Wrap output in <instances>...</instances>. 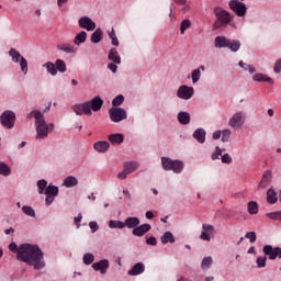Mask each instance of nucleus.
<instances>
[{
	"instance_id": "nucleus-33",
	"label": "nucleus",
	"mask_w": 281,
	"mask_h": 281,
	"mask_svg": "<svg viewBox=\"0 0 281 281\" xmlns=\"http://www.w3.org/2000/svg\"><path fill=\"white\" fill-rule=\"evenodd\" d=\"M160 243L162 245H168L170 243L171 245L176 243L175 235L170 233L169 231L166 232L161 237H160Z\"/></svg>"
},
{
	"instance_id": "nucleus-51",
	"label": "nucleus",
	"mask_w": 281,
	"mask_h": 281,
	"mask_svg": "<svg viewBox=\"0 0 281 281\" xmlns=\"http://www.w3.org/2000/svg\"><path fill=\"white\" fill-rule=\"evenodd\" d=\"M221 155H223V149L216 146L215 151L211 155V159H213V161H216V159H221Z\"/></svg>"
},
{
	"instance_id": "nucleus-16",
	"label": "nucleus",
	"mask_w": 281,
	"mask_h": 281,
	"mask_svg": "<svg viewBox=\"0 0 281 281\" xmlns=\"http://www.w3.org/2000/svg\"><path fill=\"white\" fill-rule=\"evenodd\" d=\"M150 229H151L150 224H142V225L138 224V226H136L132 231V234L133 236H137L138 238H142V236H146V234H148Z\"/></svg>"
},
{
	"instance_id": "nucleus-8",
	"label": "nucleus",
	"mask_w": 281,
	"mask_h": 281,
	"mask_svg": "<svg viewBox=\"0 0 281 281\" xmlns=\"http://www.w3.org/2000/svg\"><path fill=\"white\" fill-rule=\"evenodd\" d=\"M109 116L112 122L119 123L123 122V120H126L128 114L123 108H111L109 110Z\"/></svg>"
},
{
	"instance_id": "nucleus-12",
	"label": "nucleus",
	"mask_w": 281,
	"mask_h": 281,
	"mask_svg": "<svg viewBox=\"0 0 281 281\" xmlns=\"http://www.w3.org/2000/svg\"><path fill=\"white\" fill-rule=\"evenodd\" d=\"M216 234V228L212 224H202V232L200 234V239L210 243L212 236Z\"/></svg>"
},
{
	"instance_id": "nucleus-17",
	"label": "nucleus",
	"mask_w": 281,
	"mask_h": 281,
	"mask_svg": "<svg viewBox=\"0 0 281 281\" xmlns=\"http://www.w3.org/2000/svg\"><path fill=\"white\" fill-rule=\"evenodd\" d=\"M58 52H63L64 54H77L78 47L68 43H60L57 46Z\"/></svg>"
},
{
	"instance_id": "nucleus-43",
	"label": "nucleus",
	"mask_w": 281,
	"mask_h": 281,
	"mask_svg": "<svg viewBox=\"0 0 281 281\" xmlns=\"http://www.w3.org/2000/svg\"><path fill=\"white\" fill-rule=\"evenodd\" d=\"M222 142L224 144L232 142V130L229 128L222 130Z\"/></svg>"
},
{
	"instance_id": "nucleus-11",
	"label": "nucleus",
	"mask_w": 281,
	"mask_h": 281,
	"mask_svg": "<svg viewBox=\"0 0 281 281\" xmlns=\"http://www.w3.org/2000/svg\"><path fill=\"white\" fill-rule=\"evenodd\" d=\"M71 109L76 115H87L88 117L93 115V112L89 108L88 101L83 103H76Z\"/></svg>"
},
{
	"instance_id": "nucleus-25",
	"label": "nucleus",
	"mask_w": 281,
	"mask_h": 281,
	"mask_svg": "<svg viewBox=\"0 0 281 281\" xmlns=\"http://www.w3.org/2000/svg\"><path fill=\"white\" fill-rule=\"evenodd\" d=\"M109 60L114 63V65H122V57H120V53H117L116 48H111L108 55Z\"/></svg>"
},
{
	"instance_id": "nucleus-52",
	"label": "nucleus",
	"mask_w": 281,
	"mask_h": 281,
	"mask_svg": "<svg viewBox=\"0 0 281 281\" xmlns=\"http://www.w3.org/2000/svg\"><path fill=\"white\" fill-rule=\"evenodd\" d=\"M182 8L180 9L181 14H188V12H190L191 7L190 3H188V0L183 3L180 4Z\"/></svg>"
},
{
	"instance_id": "nucleus-36",
	"label": "nucleus",
	"mask_w": 281,
	"mask_h": 281,
	"mask_svg": "<svg viewBox=\"0 0 281 281\" xmlns=\"http://www.w3.org/2000/svg\"><path fill=\"white\" fill-rule=\"evenodd\" d=\"M240 41L238 40H228L227 48L231 49V52H238L240 49Z\"/></svg>"
},
{
	"instance_id": "nucleus-56",
	"label": "nucleus",
	"mask_w": 281,
	"mask_h": 281,
	"mask_svg": "<svg viewBox=\"0 0 281 281\" xmlns=\"http://www.w3.org/2000/svg\"><path fill=\"white\" fill-rule=\"evenodd\" d=\"M245 238H248L250 240V243H255L256 241V232L246 233Z\"/></svg>"
},
{
	"instance_id": "nucleus-63",
	"label": "nucleus",
	"mask_w": 281,
	"mask_h": 281,
	"mask_svg": "<svg viewBox=\"0 0 281 281\" xmlns=\"http://www.w3.org/2000/svg\"><path fill=\"white\" fill-rule=\"evenodd\" d=\"M221 137L223 138V131L218 130L213 133V139H221Z\"/></svg>"
},
{
	"instance_id": "nucleus-7",
	"label": "nucleus",
	"mask_w": 281,
	"mask_h": 281,
	"mask_svg": "<svg viewBox=\"0 0 281 281\" xmlns=\"http://www.w3.org/2000/svg\"><path fill=\"white\" fill-rule=\"evenodd\" d=\"M0 122L4 128H14V122H16V114L12 110H5L0 116Z\"/></svg>"
},
{
	"instance_id": "nucleus-21",
	"label": "nucleus",
	"mask_w": 281,
	"mask_h": 281,
	"mask_svg": "<svg viewBox=\"0 0 281 281\" xmlns=\"http://www.w3.org/2000/svg\"><path fill=\"white\" fill-rule=\"evenodd\" d=\"M201 71H205V67L203 65L191 71V80L193 85H196V82L201 80ZM188 78H190V76H188Z\"/></svg>"
},
{
	"instance_id": "nucleus-55",
	"label": "nucleus",
	"mask_w": 281,
	"mask_h": 281,
	"mask_svg": "<svg viewBox=\"0 0 281 281\" xmlns=\"http://www.w3.org/2000/svg\"><path fill=\"white\" fill-rule=\"evenodd\" d=\"M128 175L130 173L126 171V169L123 168V170L117 173V179H121V181H124V179H126L128 177Z\"/></svg>"
},
{
	"instance_id": "nucleus-20",
	"label": "nucleus",
	"mask_w": 281,
	"mask_h": 281,
	"mask_svg": "<svg viewBox=\"0 0 281 281\" xmlns=\"http://www.w3.org/2000/svg\"><path fill=\"white\" fill-rule=\"evenodd\" d=\"M93 148L97 153H106L111 148V144L106 140H98L93 144Z\"/></svg>"
},
{
	"instance_id": "nucleus-5",
	"label": "nucleus",
	"mask_w": 281,
	"mask_h": 281,
	"mask_svg": "<svg viewBox=\"0 0 281 281\" xmlns=\"http://www.w3.org/2000/svg\"><path fill=\"white\" fill-rule=\"evenodd\" d=\"M245 122H247V112L243 110L237 111L229 117L228 126L233 131H240L245 126Z\"/></svg>"
},
{
	"instance_id": "nucleus-50",
	"label": "nucleus",
	"mask_w": 281,
	"mask_h": 281,
	"mask_svg": "<svg viewBox=\"0 0 281 281\" xmlns=\"http://www.w3.org/2000/svg\"><path fill=\"white\" fill-rule=\"evenodd\" d=\"M93 260H95V256H93V254L88 252L83 255V265H92Z\"/></svg>"
},
{
	"instance_id": "nucleus-27",
	"label": "nucleus",
	"mask_w": 281,
	"mask_h": 281,
	"mask_svg": "<svg viewBox=\"0 0 281 281\" xmlns=\"http://www.w3.org/2000/svg\"><path fill=\"white\" fill-rule=\"evenodd\" d=\"M42 67L46 69L49 76H58V69L56 68V64H54L53 61H46L45 64H43Z\"/></svg>"
},
{
	"instance_id": "nucleus-62",
	"label": "nucleus",
	"mask_w": 281,
	"mask_h": 281,
	"mask_svg": "<svg viewBox=\"0 0 281 281\" xmlns=\"http://www.w3.org/2000/svg\"><path fill=\"white\" fill-rule=\"evenodd\" d=\"M123 194L127 199V201H133V194H131V191H128V189H123Z\"/></svg>"
},
{
	"instance_id": "nucleus-15",
	"label": "nucleus",
	"mask_w": 281,
	"mask_h": 281,
	"mask_svg": "<svg viewBox=\"0 0 281 281\" xmlns=\"http://www.w3.org/2000/svg\"><path fill=\"white\" fill-rule=\"evenodd\" d=\"M88 103L90 111L92 113H98V111H100V109H102V106L104 105V100H102L100 95H97L92 98L90 101H88Z\"/></svg>"
},
{
	"instance_id": "nucleus-59",
	"label": "nucleus",
	"mask_w": 281,
	"mask_h": 281,
	"mask_svg": "<svg viewBox=\"0 0 281 281\" xmlns=\"http://www.w3.org/2000/svg\"><path fill=\"white\" fill-rule=\"evenodd\" d=\"M82 221V213H79L76 217H75V224L77 229H80V222Z\"/></svg>"
},
{
	"instance_id": "nucleus-19",
	"label": "nucleus",
	"mask_w": 281,
	"mask_h": 281,
	"mask_svg": "<svg viewBox=\"0 0 281 281\" xmlns=\"http://www.w3.org/2000/svg\"><path fill=\"white\" fill-rule=\"evenodd\" d=\"M146 271V266L143 262L135 263L131 270L127 271L130 276H142Z\"/></svg>"
},
{
	"instance_id": "nucleus-61",
	"label": "nucleus",
	"mask_w": 281,
	"mask_h": 281,
	"mask_svg": "<svg viewBox=\"0 0 281 281\" xmlns=\"http://www.w3.org/2000/svg\"><path fill=\"white\" fill-rule=\"evenodd\" d=\"M55 199H56V196H54V195H46L45 205H47V206L52 205V203H54Z\"/></svg>"
},
{
	"instance_id": "nucleus-37",
	"label": "nucleus",
	"mask_w": 281,
	"mask_h": 281,
	"mask_svg": "<svg viewBox=\"0 0 281 281\" xmlns=\"http://www.w3.org/2000/svg\"><path fill=\"white\" fill-rule=\"evenodd\" d=\"M0 175L2 177H10V175H12V169L10 166L3 161H0Z\"/></svg>"
},
{
	"instance_id": "nucleus-6",
	"label": "nucleus",
	"mask_w": 281,
	"mask_h": 281,
	"mask_svg": "<svg viewBox=\"0 0 281 281\" xmlns=\"http://www.w3.org/2000/svg\"><path fill=\"white\" fill-rule=\"evenodd\" d=\"M9 56L12 63H15V64L20 63V69L22 74H24V76H27V71H29L27 59H25V57H23L21 53L16 50V48H10Z\"/></svg>"
},
{
	"instance_id": "nucleus-48",
	"label": "nucleus",
	"mask_w": 281,
	"mask_h": 281,
	"mask_svg": "<svg viewBox=\"0 0 281 281\" xmlns=\"http://www.w3.org/2000/svg\"><path fill=\"white\" fill-rule=\"evenodd\" d=\"M256 263L258 269H265L267 267V256L257 257Z\"/></svg>"
},
{
	"instance_id": "nucleus-39",
	"label": "nucleus",
	"mask_w": 281,
	"mask_h": 281,
	"mask_svg": "<svg viewBox=\"0 0 281 281\" xmlns=\"http://www.w3.org/2000/svg\"><path fill=\"white\" fill-rule=\"evenodd\" d=\"M91 43H94V45H98L100 41H102V29H97L90 38Z\"/></svg>"
},
{
	"instance_id": "nucleus-13",
	"label": "nucleus",
	"mask_w": 281,
	"mask_h": 281,
	"mask_svg": "<svg viewBox=\"0 0 281 281\" xmlns=\"http://www.w3.org/2000/svg\"><path fill=\"white\" fill-rule=\"evenodd\" d=\"M271 181H273V171H271V169H268L263 172L257 190H267V188L271 186Z\"/></svg>"
},
{
	"instance_id": "nucleus-3",
	"label": "nucleus",
	"mask_w": 281,
	"mask_h": 281,
	"mask_svg": "<svg viewBox=\"0 0 281 281\" xmlns=\"http://www.w3.org/2000/svg\"><path fill=\"white\" fill-rule=\"evenodd\" d=\"M214 14L216 20L213 23V30H221L222 27H226L229 23H232V19H234L229 11H226L221 7H216L214 9Z\"/></svg>"
},
{
	"instance_id": "nucleus-40",
	"label": "nucleus",
	"mask_w": 281,
	"mask_h": 281,
	"mask_svg": "<svg viewBox=\"0 0 281 281\" xmlns=\"http://www.w3.org/2000/svg\"><path fill=\"white\" fill-rule=\"evenodd\" d=\"M192 27V21L190 19H184L180 22V34H186L187 30Z\"/></svg>"
},
{
	"instance_id": "nucleus-41",
	"label": "nucleus",
	"mask_w": 281,
	"mask_h": 281,
	"mask_svg": "<svg viewBox=\"0 0 281 281\" xmlns=\"http://www.w3.org/2000/svg\"><path fill=\"white\" fill-rule=\"evenodd\" d=\"M55 67L57 69V72L59 71V74H65L67 71V64L63 59H56Z\"/></svg>"
},
{
	"instance_id": "nucleus-2",
	"label": "nucleus",
	"mask_w": 281,
	"mask_h": 281,
	"mask_svg": "<svg viewBox=\"0 0 281 281\" xmlns=\"http://www.w3.org/2000/svg\"><path fill=\"white\" fill-rule=\"evenodd\" d=\"M27 120H35V139H45L54 131V123H47L41 110H33L26 115Z\"/></svg>"
},
{
	"instance_id": "nucleus-46",
	"label": "nucleus",
	"mask_w": 281,
	"mask_h": 281,
	"mask_svg": "<svg viewBox=\"0 0 281 281\" xmlns=\"http://www.w3.org/2000/svg\"><path fill=\"white\" fill-rule=\"evenodd\" d=\"M248 213L258 214V202L256 201L248 202Z\"/></svg>"
},
{
	"instance_id": "nucleus-57",
	"label": "nucleus",
	"mask_w": 281,
	"mask_h": 281,
	"mask_svg": "<svg viewBox=\"0 0 281 281\" xmlns=\"http://www.w3.org/2000/svg\"><path fill=\"white\" fill-rule=\"evenodd\" d=\"M146 244L150 245L151 247H156L157 245V238L155 236H150L146 239Z\"/></svg>"
},
{
	"instance_id": "nucleus-45",
	"label": "nucleus",
	"mask_w": 281,
	"mask_h": 281,
	"mask_svg": "<svg viewBox=\"0 0 281 281\" xmlns=\"http://www.w3.org/2000/svg\"><path fill=\"white\" fill-rule=\"evenodd\" d=\"M47 180L41 179L37 181V190L38 194H45V190H47Z\"/></svg>"
},
{
	"instance_id": "nucleus-49",
	"label": "nucleus",
	"mask_w": 281,
	"mask_h": 281,
	"mask_svg": "<svg viewBox=\"0 0 281 281\" xmlns=\"http://www.w3.org/2000/svg\"><path fill=\"white\" fill-rule=\"evenodd\" d=\"M124 102V95L119 94L112 100L113 108H120Z\"/></svg>"
},
{
	"instance_id": "nucleus-24",
	"label": "nucleus",
	"mask_w": 281,
	"mask_h": 281,
	"mask_svg": "<svg viewBox=\"0 0 281 281\" xmlns=\"http://www.w3.org/2000/svg\"><path fill=\"white\" fill-rule=\"evenodd\" d=\"M254 82H268L269 85H273V79L265 74L258 72L252 76Z\"/></svg>"
},
{
	"instance_id": "nucleus-4",
	"label": "nucleus",
	"mask_w": 281,
	"mask_h": 281,
	"mask_svg": "<svg viewBox=\"0 0 281 281\" xmlns=\"http://www.w3.org/2000/svg\"><path fill=\"white\" fill-rule=\"evenodd\" d=\"M161 166L162 170H171L172 172H175V175H181V172H183V168L186 167L182 160H172L170 157L166 156L161 157Z\"/></svg>"
},
{
	"instance_id": "nucleus-29",
	"label": "nucleus",
	"mask_w": 281,
	"mask_h": 281,
	"mask_svg": "<svg viewBox=\"0 0 281 281\" xmlns=\"http://www.w3.org/2000/svg\"><path fill=\"white\" fill-rule=\"evenodd\" d=\"M83 43H87V32H79L74 38L75 47H80Z\"/></svg>"
},
{
	"instance_id": "nucleus-28",
	"label": "nucleus",
	"mask_w": 281,
	"mask_h": 281,
	"mask_svg": "<svg viewBox=\"0 0 281 281\" xmlns=\"http://www.w3.org/2000/svg\"><path fill=\"white\" fill-rule=\"evenodd\" d=\"M205 135H207V133L203 130V127H199L193 132V137L196 139V142H199V144H205Z\"/></svg>"
},
{
	"instance_id": "nucleus-64",
	"label": "nucleus",
	"mask_w": 281,
	"mask_h": 281,
	"mask_svg": "<svg viewBox=\"0 0 281 281\" xmlns=\"http://www.w3.org/2000/svg\"><path fill=\"white\" fill-rule=\"evenodd\" d=\"M246 71H249V74H256V67L251 65L246 66Z\"/></svg>"
},
{
	"instance_id": "nucleus-53",
	"label": "nucleus",
	"mask_w": 281,
	"mask_h": 281,
	"mask_svg": "<svg viewBox=\"0 0 281 281\" xmlns=\"http://www.w3.org/2000/svg\"><path fill=\"white\" fill-rule=\"evenodd\" d=\"M89 227H90L92 234H95V232H98V229H100V225H98V222H95V221L89 222Z\"/></svg>"
},
{
	"instance_id": "nucleus-32",
	"label": "nucleus",
	"mask_w": 281,
	"mask_h": 281,
	"mask_svg": "<svg viewBox=\"0 0 281 281\" xmlns=\"http://www.w3.org/2000/svg\"><path fill=\"white\" fill-rule=\"evenodd\" d=\"M61 186L64 188H76V186H78V178L74 176H68L64 179Z\"/></svg>"
},
{
	"instance_id": "nucleus-23",
	"label": "nucleus",
	"mask_w": 281,
	"mask_h": 281,
	"mask_svg": "<svg viewBox=\"0 0 281 281\" xmlns=\"http://www.w3.org/2000/svg\"><path fill=\"white\" fill-rule=\"evenodd\" d=\"M108 139L113 146H120V144H124V135L120 133L110 134Z\"/></svg>"
},
{
	"instance_id": "nucleus-58",
	"label": "nucleus",
	"mask_w": 281,
	"mask_h": 281,
	"mask_svg": "<svg viewBox=\"0 0 281 281\" xmlns=\"http://www.w3.org/2000/svg\"><path fill=\"white\" fill-rule=\"evenodd\" d=\"M273 71H274V74H280V71H281V58L276 60Z\"/></svg>"
},
{
	"instance_id": "nucleus-34",
	"label": "nucleus",
	"mask_w": 281,
	"mask_h": 281,
	"mask_svg": "<svg viewBox=\"0 0 281 281\" xmlns=\"http://www.w3.org/2000/svg\"><path fill=\"white\" fill-rule=\"evenodd\" d=\"M123 168L125 169V171H127L128 175H131L139 168V162L137 161L125 162Z\"/></svg>"
},
{
	"instance_id": "nucleus-9",
	"label": "nucleus",
	"mask_w": 281,
	"mask_h": 281,
	"mask_svg": "<svg viewBox=\"0 0 281 281\" xmlns=\"http://www.w3.org/2000/svg\"><path fill=\"white\" fill-rule=\"evenodd\" d=\"M176 95L179 100H192L194 95V87L182 85L177 89Z\"/></svg>"
},
{
	"instance_id": "nucleus-31",
	"label": "nucleus",
	"mask_w": 281,
	"mask_h": 281,
	"mask_svg": "<svg viewBox=\"0 0 281 281\" xmlns=\"http://www.w3.org/2000/svg\"><path fill=\"white\" fill-rule=\"evenodd\" d=\"M228 43H229V38H227L225 36H217V37H215L214 45H215L216 49H223V48L227 47Z\"/></svg>"
},
{
	"instance_id": "nucleus-22",
	"label": "nucleus",
	"mask_w": 281,
	"mask_h": 281,
	"mask_svg": "<svg viewBox=\"0 0 281 281\" xmlns=\"http://www.w3.org/2000/svg\"><path fill=\"white\" fill-rule=\"evenodd\" d=\"M139 223V217L130 216L124 221V227H127V229H135Z\"/></svg>"
},
{
	"instance_id": "nucleus-38",
	"label": "nucleus",
	"mask_w": 281,
	"mask_h": 281,
	"mask_svg": "<svg viewBox=\"0 0 281 281\" xmlns=\"http://www.w3.org/2000/svg\"><path fill=\"white\" fill-rule=\"evenodd\" d=\"M214 262V259H212V256L204 257L201 262V269L203 271H207L212 267Z\"/></svg>"
},
{
	"instance_id": "nucleus-18",
	"label": "nucleus",
	"mask_w": 281,
	"mask_h": 281,
	"mask_svg": "<svg viewBox=\"0 0 281 281\" xmlns=\"http://www.w3.org/2000/svg\"><path fill=\"white\" fill-rule=\"evenodd\" d=\"M92 269L94 271H100V273L104 276V273H106L109 269V259H102L100 261L94 262L92 265Z\"/></svg>"
},
{
	"instance_id": "nucleus-60",
	"label": "nucleus",
	"mask_w": 281,
	"mask_h": 281,
	"mask_svg": "<svg viewBox=\"0 0 281 281\" xmlns=\"http://www.w3.org/2000/svg\"><path fill=\"white\" fill-rule=\"evenodd\" d=\"M108 69H110V71H112V74H117V64L115 63H110L108 65Z\"/></svg>"
},
{
	"instance_id": "nucleus-42",
	"label": "nucleus",
	"mask_w": 281,
	"mask_h": 281,
	"mask_svg": "<svg viewBox=\"0 0 281 281\" xmlns=\"http://www.w3.org/2000/svg\"><path fill=\"white\" fill-rule=\"evenodd\" d=\"M110 229H124V222L120 220H111L109 222Z\"/></svg>"
},
{
	"instance_id": "nucleus-44",
	"label": "nucleus",
	"mask_w": 281,
	"mask_h": 281,
	"mask_svg": "<svg viewBox=\"0 0 281 281\" xmlns=\"http://www.w3.org/2000/svg\"><path fill=\"white\" fill-rule=\"evenodd\" d=\"M22 212L26 216H31V218H36V211H34V209L30 205H23L22 206Z\"/></svg>"
},
{
	"instance_id": "nucleus-26",
	"label": "nucleus",
	"mask_w": 281,
	"mask_h": 281,
	"mask_svg": "<svg viewBox=\"0 0 281 281\" xmlns=\"http://www.w3.org/2000/svg\"><path fill=\"white\" fill-rule=\"evenodd\" d=\"M179 124H182V126H188L190 124L191 116L187 111H181L177 115Z\"/></svg>"
},
{
	"instance_id": "nucleus-47",
	"label": "nucleus",
	"mask_w": 281,
	"mask_h": 281,
	"mask_svg": "<svg viewBox=\"0 0 281 281\" xmlns=\"http://www.w3.org/2000/svg\"><path fill=\"white\" fill-rule=\"evenodd\" d=\"M266 216L271 221H281V211L267 213Z\"/></svg>"
},
{
	"instance_id": "nucleus-35",
	"label": "nucleus",
	"mask_w": 281,
	"mask_h": 281,
	"mask_svg": "<svg viewBox=\"0 0 281 281\" xmlns=\"http://www.w3.org/2000/svg\"><path fill=\"white\" fill-rule=\"evenodd\" d=\"M58 192H60V190L58 189V187L54 186V184H48L44 194L46 196H56L58 194Z\"/></svg>"
},
{
	"instance_id": "nucleus-1",
	"label": "nucleus",
	"mask_w": 281,
	"mask_h": 281,
	"mask_svg": "<svg viewBox=\"0 0 281 281\" xmlns=\"http://www.w3.org/2000/svg\"><path fill=\"white\" fill-rule=\"evenodd\" d=\"M10 251H16V258L21 262H26L36 271L45 269V259L43 258V250L37 245L22 244L16 246V243L9 244Z\"/></svg>"
},
{
	"instance_id": "nucleus-30",
	"label": "nucleus",
	"mask_w": 281,
	"mask_h": 281,
	"mask_svg": "<svg viewBox=\"0 0 281 281\" xmlns=\"http://www.w3.org/2000/svg\"><path fill=\"white\" fill-rule=\"evenodd\" d=\"M267 202L270 205H276V203H278V191L274 189H269L267 191Z\"/></svg>"
},
{
	"instance_id": "nucleus-54",
	"label": "nucleus",
	"mask_w": 281,
	"mask_h": 281,
	"mask_svg": "<svg viewBox=\"0 0 281 281\" xmlns=\"http://www.w3.org/2000/svg\"><path fill=\"white\" fill-rule=\"evenodd\" d=\"M233 159L229 154L222 155V164H232Z\"/></svg>"
},
{
	"instance_id": "nucleus-10",
	"label": "nucleus",
	"mask_w": 281,
	"mask_h": 281,
	"mask_svg": "<svg viewBox=\"0 0 281 281\" xmlns=\"http://www.w3.org/2000/svg\"><path fill=\"white\" fill-rule=\"evenodd\" d=\"M228 7L240 19H243V16L247 14V4H245V2H240L238 0H231L228 2Z\"/></svg>"
},
{
	"instance_id": "nucleus-14",
	"label": "nucleus",
	"mask_w": 281,
	"mask_h": 281,
	"mask_svg": "<svg viewBox=\"0 0 281 281\" xmlns=\"http://www.w3.org/2000/svg\"><path fill=\"white\" fill-rule=\"evenodd\" d=\"M78 25L81 30H87V32H93V30H95V23L87 15L81 16L78 20Z\"/></svg>"
}]
</instances>
